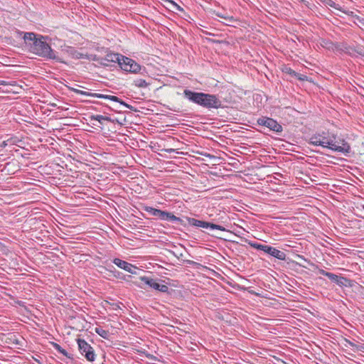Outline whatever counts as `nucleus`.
Returning a JSON list of instances; mask_svg holds the SVG:
<instances>
[{"label": "nucleus", "instance_id": "423d86ee", "mask_svg": "<svg viewBox=\"0 0 364 364\" xmlns=\"http://www.w3.org/2000/svg\"><path fill=\"white\" fill-rule=\"evenodd\" d=\"M77 343L80 353L89 362H93L95 360V353L93 348L84 339L77 338Z\"/></svg>", "mask_w": 364, "mask_h": 364}, {"label": "nucleus", "instance_id": "72a5a7b5", "mask_svg": "<svg viewBox=\"0 0 364 364\" xmlns=\"http://www.w3.org/2000/svg\"><path fill=\"white\" fill-rule=\"evenodd\" d=\"M8 82L4 80H0V85H7Z\"/></svg>", "mask_w": 364, "mask_h": 364}, {"label": "nucleus", "instance_id": "c9c22d12", "mask_svg": "<svg viewBox=\"0 0 364 364\" xmlns=\"http://www.w3.org/2000/svg\"><path fill=\"white\" fill-rule=\"evenodd\" d=\"M218 16L221 17V18H226V17L223 16H220V15H218Z\"/></svg>", "mask_w": 364, "mask_h": 364}, {"label": "nucleus", "instance_id": "2eb2a0df", "mask_svg": "<svg viewBox=\"0 0 364 364\" xmlns=\"http://www.w3.org/2000/svg\"><path fill=\"white\" fill-rule=\"evenodd\" d=\"M345 53L347 54H351L354 52V49L346 43H336L334 50Z\"/></svg>", "mask_w": 364, "mask_h": 364}, {"label": "nucleus", "instance_id": "7ed1b4c3", "mask_svg": "<svg viewBox=\"0 0 364 364\" xmlns=\"http://www.w3.org/2000/svg\"><path fill=\"white\" fill-rule=\"evenodd\" d=\"M309 144L314 146H321L323 148H328L332 151L347 154L350 151V146L344 139L340 141L333 140L321 141V135L316 134L312 135L309 141Z\"/></svg>", "mask_w": 364, "mask_h": 364}, {"label": "nucleus", "instance_id": "dca6fc26", "mask_svg": "<svg viewBox=\"0 0 364 364\" xmlns=\"http://www.w3.org/2000/svg\"><path fill=\"white\" fill-rule=\"evenodd\" d=\"M270 256L274 257L279 260H286L287 255L283 251L276 249L273 247Z\"/></svg>", "mask_w": 364, "mask_h": 364}, {"label": "nucleus", "instance_id": "393cba45", "mask_svg": "<svg viewBox=\"0 0 364 364\" xmlns=\"http://www.w3.org/2000/svg\"><path fill=\"white\" fill-rule=\"evenodd\" d=\"M324 4L336 9V4L333 0H320Z\"/></svg>", "mask_w": 364, "mask_h": 364}, {"label": "nucleus", "instance_id": "c756f323", "mask_svg": "<svg viewBox=\"0 0 364 364\" xmlns=\"http://www.w3.org/2000/svg\"><path fill=\"white\" fill-rule=\"evenodd\" d=\"M94 94H95L94 92H89L83 91L82 93V95L93 97H94Z\"/></svg>", "mask_w": 364, "mask_h": 364}, {"label": "nucleus", "instance_id": "6ab92c4d", "mask_svg": "<svg viewBox=\"0 0 364 364\" xmlns=\"http://www.w3.org/2000/svg\"><path fill=\"white\" fill-rule=\"evenodd\" d=\"M122 58H124V55L118 53H109L106 55L105 60L109 62H117L119 65V62L122 61Z\"/></svg>", "mask_w": 364, "mask_h": 364}, {"label": "nucleus", "instance_id": "f03ea898", "mask_svg": "<svg viewBox=\"0 0 364 364\" xmlns=\"http://www.w3.org/2000/svg\"><path fill=\"white\" fill-rule=\"evenodd\" d=\"M183 94L186 99L203 108L217 109L223 107L221 100L215 95L194 92L188 89H185Z\"/></svg>", "mask_w": 364, "mask_h": 364}, {"label": "nucleus", "instance_id": "9d476101", "mask_svg": "<svg viewBox=\"0 0 364 364\" xmlns=\"http://www.w3.org/2000/svg\"><path fill=\"white\" fill-rule=\"evenodd\" d=\"M113 263L119 268L123 269L124 270L132 274H136V271L138 269V268L134 265L119 258H114Z\"/></svg>", "mask_w": 364, "mask_h": 364}, {"label": "nucleus", "instance_id": "f257e3e1", "mask_svg": "<svg viewBox=\"0 0 364 364\" xmlns=\"http://www.w3.org/2000/svg\"><path fill=\"white\" fill-rule=\"evenodd\" d=\"M19 36L23 35L24 43L28 50L45 59L55 60L59 63H63L58 55L57 52L53 50L50 46L46 41V37L33 32H23L17 30Z\"/></svg>", "mask_w": 364, "mask_h": 364}, {"label": "nucleus", "instance_id": "a211bd4d", "mask_svg": "<svg viewBox=\"0 0 364 364\" xmlns=\"http://www.w3.org/2000/svg\"><path fill=\"white\" fill-rule=\"evenodd\" d=\"M319 43H320L321 46H322L324 48H326L330 50H334L336 43H334L333 42H332L331 41H330L328 39L321 38L319 41Z\"/></svg>", "mask_w": 364, "mask_h": 364}, {"label": "nucleus", "instance_id": "1a4fd4ad", "mask_svg": "<svg viewBox=\"0 0 364 364\" xmlns=\"http://www.w3.org/2000/svg\"><path fill=\"white\" fill-rule=\"evenodd\" d=\"M140 279L144 284L149 285L151 288L157 290L161 292H168V287L166 284H160L157 282V279H154L148 277H141Z\"/></svg>", "mask_w": 364, "mask_h": 364}, {"label": "nucleus", "instance_id": "aec40b11", "mask_svg": "<svg viewBox=\"0 0 364 364\" xmlns=\"http://www.w3.org/2000/svg\"><path fill=\"white\" fill-rule=\"evenodd\" d=\"M53 348L60 353L63 354L69 359H73L71 354L68 353L65 349H63L59 344L56 343H52Z\"/></svg>", "mask_w": 364, "mask_h": 364}, {"label": "nucleus", "instance_id": "2f4dec72", "mask_svg": "<svg viewBox=\"0 0 364 364\" xmlns=\"http://www.w3.org/2000/svg\"><path fill=\"white\" fill-rule=\"evenodd\" d=\"M73 92H75L76 94L82 95V93L83 90H77V89H73Z\"/></svg>", "mask_w": 364, "mask_h": 364}, {"label": "nucleus", "instance_id": "e433bc0d", "mask_svg": "<svg viewBox=\"0 0 364 364\" xmlns=\"http://www.w3.org/2000/svg\"><path fill=\"white\" fill-rule=\"evenodd\" d=\"M9 165H10V163H7V164H6V166H9Z\"/></svg>", "mask_w": 364, "mask_h": 364}, {"label": "nucleus", "instance_id": "cd10ccee", "mask_svg": "<svg viewBox=\"0 0 364 364\" xmlns=\"http://www.w3.org/2000/svg\"><path fill=\"white\" fill-rule=\"evenodd\" d=\"M73 58H76V59L83 58V54H82L76 50L75 55H73Z\"/></svg>", "mask_w": 364, "mask_h": 364}, {"label": "nucleus", "instance_id": "20e7f679", "mask_svg": "<svg viewBox=\"0 0 364 364\" xmlns=\"http://www.w3.org/2000/svg\"><path fill=\"white\" fill-rule=\"evenodd\" d=\"M297 257L305 262H306L308 264L311 265L312 267L316 268L318 269V272L320 274L323 275L325 277H327L331 282L336 283L337 285H338L340 287H352L353 286V281L348 279L346 277H342L341 275H337L331 272H328L325 271L324 269H319L317 265L312 263L310 260L306 259L304 256L298 255Z\"/></svg>", "mask_w": 364, "mask_h": 364}, {"label": "nucleus", "instance_id": "4be33fe9", "mask_svg": "<svg viewBox=\"0 0 364 364\" xmlns=\"http://www.w3.org/2000/svg\"><path fill=\"white\" fill-rule=\"evenodd\" d=\"M133 85L139 88H145L150 84L144 79H136L133 81Z\"/></svg>", "mask_w": 364, "mask_h": 364}, {"label": "nucleus", "instance_id": "f3484780", "mask_svg": "<svg viewBox=\"0 0 364 364\" xmlns=\"http://www.w3.org/2000/svg\"><path fill=\"white\" fill-rule=\"evenodd\" d=\"M164 220L173 221L180 225H185L184 221L181 218L174 215L172 213L170 212H166V216L165 217Z\"/></svg>", "mask_w": 364, "mask_h": 364}, {"label": "nucleus", "instance_id": "473e14b6", "mask_svg": "<svg viewBox=\"0 0 364 364\" xmlns=\"http://www.w3.org/2000/svg\"><path fill=\"white\" fill-rule=\"evenodd\" d=\"M334 139H335V137H333V140L334 141ZM326 140H332V139H328L327 137L323 136L321 135V141H326Z\"/></svg>", "mask_w": 364, "mask_h": 364}, {"label": "nucleus", "instance_id": "c85d7f7f", "mask_svg": "<svg viewBox=\"0 0 364 364\" xmlns=\"http://www.w3.org/2000/svg\"><path fill=\"white\" fill-rule=\"evenodd\" d=\"M356 351L364 352V344H358V346H356Z\"/></svg>", "mask_w": 364, "mask_h": 364}, {"label": "nucleus", "instance_id": "0eeeda50", "mask_svg": "<svg viewBox=\"0 0 364 364\" xmlns=\"http://www.w3.org/2000/svg\"><path fill=\"white\" fill-rule=\"evenodd\" d=\"M257 123L259 126L267 127L269 130L280 133L283 131V127L276 120L267 117H262L259 118Z\"/></svg>", "mask_w": 364, "mask_h": 364}, {"label": "nucleus", "instance_id": "9b49d317", "mask_svg": "<svg viewBox=\"0 0 364 364\" xmlns=\"http://www.w3.org/2000/svg\"><path fill=\"white\" fill-rule=\"evenodd\" d=\"M94 97L109 100H112V101H114L116 102H119L120 105H124V107L129 108V109H131L132 111L136 110L133 106L127 104L125 102H124L122 100H121L120 98H119L117 96L104 95V94H100V93H95Z\"/></svg>", "mask_w": 364, "mask_h": 364}, {"label": "nucleus", "instance_id": "7c9ffc66", "mask_svg": "<svg viewBox=\"0 0 364 364\" xmlns=\"http://www.w3.org/2000/svg\"><path fill=\"white\" fill-rule=\"evenodd\" d=\"M291 263L294 264L296 266H299V267H302L306 268L304 265H302V264L298 263L297 262L291 261Z\"/></svg>", "mask_w": 364, "mask_h": 364}, {"label": "nucleus", "instance_id": "ddd939ff", "mask_svg": "<svg viewBox=\"0 0 364 364\" xmlns=\"http://www.w3.org/2000/svg\"><path fill=\"white\" fill-rule=\"evenodd\" d=\"M247 244L250 247H252L256 250L263 251L264 252H265L269 255H270V252H272V248H273L272 246L257 243L256 242H253L251 240L247 241Z\"/></svg>", "mask_w": 364, "mask_h": 364}, {"label": "nucleus", "instance_id": "39448f33", "mask_svg": "<svg viewBox=\"0 0 364 364\" xmlns=\"http://www.w3.org/2000/svg\"><path fill=\"white\" fill-rule=\"evenodd\" d=\"M119 67L122 70L132 73H142L141 70H146L145 67L140 65L133 59L126 56L122 58V61L119 62Z\"/></svg>", "mask_w": 364, "mask_h": 364}, {"label": "nucleus", "instance_id": "5701e85b", "mask_svg": "<svg viewBox=\"0 0 364 364\" xmlns=\"http://www.w3.org/2000/svg\"><path fill=\"white\" fill-rule=\"evenodd\" d=\"M90 119L98 121L100 124H102V121H111V119L109 117H105L100 114L92 115L90 117Z\"/></svg>", "mask_w": 364, "mask_h": 364}, {"label": "nucleus", "instance_id": "a878e982", "mask_svg": "<svg viewBox=\"0 0 364 364\" xmlns=\"http://www.w3.org/2000/svg\"><path fill=\"white\" fill-rule=\"evenodd\" d=\"M345 342H346V343H345L346 347L351 346V347L354 348V350L356 351V346H358V344L355 343L354 342L350 341L348 339H345Z\"/></svg>", "mask_w": 364, "mask_h": 364}, {"label": "nucleus", "instance_id": "bb28decb", "mask_svg": "<svg viewBox=\"0 0 364 364\" xmlns=\"http://www.w3.org/2000/svg\"><path fill=\"white\" fill-rule=\"evenodd\" d=\"M145 356H146V358H149L150 360H154V361L158 360V359H157V358L156 356H154V355H151L150 353H145Z\"/></svg>", "mask_w": 364, "mask_h": 364}, {"label": "nucleus", "instance_id": "f8f14e48", "mask_svg": "<svg viewBox=\"0 0 364 364\" xmlns=\"http://www.w3.org/2000/svg\"><path fill=\"white\" fill-rule=\"evenodd\" d=\"M282 71L285 73L289 75L291 77H296L300 81H308V77L305 75H302L296 73L294 70H292L290 67L287 65H283L282 68Z\"/></svg>", "mask_w": 364, "mask_h": 364}, {"label": "nucleus", "instance_id": "412c9836", "mask_svg": "<svg viewBox=\"0 0 364 364\" xmlns=\"http://www.w3.org/2000/svg\"><path fill=\"white\" fill-rule=\"evenodd\" d=\"M95 331L96 333H97L100 336L105 339H108L109 337V332L107 330H105L101 326H97L95 328Z\"/></svg>", "mask_w": 364, "mask_h": 364}, {"label": "nucleus", "instance_id": "f704fd0d", "mask_svg": "<svg viewBox=\"0 0 364 364\" xmlns=\"http://www.w3.org/2000/svg\"><path fill=\"white\" fill-rule=\"evenodd\" d=\"M6 145V142H5V141H4V142H3V144L1 145V146H5Z\"/></svg>", "mask_w": 364, "mask_h": 364}, {"label": "nucleus", "instance_id": "b1692460", "mask_svg": "<svg viewBox=\"0 0 364 364\" xmlns=\"http://www.w3.org/2000/svg\"><path fill=\"white\" fill-rule=\"evenodd\" d=\"M63 51L66 52L72 56L75 55L76 53V50L75 49V48L71 46H66L65 49H63Z\"/></svg>", "mask_w": 364, "mask_h": 364}, {"label": "nucleus", "instance_id": "6e6552de", "mask_svg": "<svg viewBox=\"0 0 364 364\" xmlns=\"http://www.w3.org/2000/svg\"><path fill=\"white\" fill-rule=\"evenodd\" d=\"M187 220L189 223V225L196 226V227H200L203 228H210L211 230H218L221 231H227L225 228H224L222 225L214 224L210 222H206L203 220H197L193 218H187Z\"/></svg>", "mask_w": 364, "mask_h": 364}, {"label": "nucleus", "instance_id": "4468645a", "mask_svg": "<svg viewBox=\"0 0 364 364\" xmlns=\"http://www.w3.org/2000/svg\"><path fill=\"white\" fill-rule=\"evenodd\" d=\"M144 210L146 212L150 213L151 215L158 217L160 219L164 220L165 219V217L166 216L167 211H164V210H162L160 209H156L153 207L145 206Z\"/></svg>", "mask_w": 364, "mask_h": 364}]
</instances>
